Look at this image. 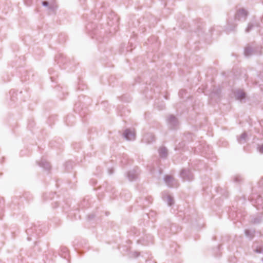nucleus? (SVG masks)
Masks as SVG:
<instances>
[{
	"label": "nucleus",
	"instance_id": "8",
	"mask_svg": "<svg viewBox=\"0 0 263 263\" xmlns=\"http://www.w3.org/2000/svg\"><path fill=\"white\" fill-rule=\"evenodd\" d=\"M251 200L253 204L255 206L257 209H259L260 206H261L263 204V200L262 197L260 195H256V197L252 196Z\"/></svg>",
	"mask_w": 263,
	"mask_h": 263
},
{
	"label": "nucleus",
	"instance_id": "30",
	"mask_svg": "<svg viewBox=\"0 0 263 263\" xmlns=\"http://www.w3.org/2000/svg\"><path fill=\"white\" fill-rule=\"evenodd\" d=\"M258 151L261 153V154H263V144L260 145L258 147Z\"/></svg>",
	"mask_w": 263,
	"mask_h": 263
},
{
	"label": "nucleus",
	"instance_id": "28",
	"mask_svg": "<svg viewBox=\"0 0 263 263\" xmlns=\"http://www.w3.org/2000/svg\"><path fill=\"white\" fill-rule=\"evenodd\" d=\"M241 181V178L239 176H236L234 178V181L236 182H239Z\"/></svg>",
	"mask_w": 263,
	"mask_h": 263
},
{
	"label": "nucleus",
	"instance_id": "6",
	"mask_svg": "<svg viewBox=\"0 0 263 263\" xmlns=\"http://www.w3.org/2000/svg\"><path fill=\"white\" fill-rule=\"evenodd\" d=\"M156 140V138L155 135L153 133H148L145 134L142 139L143 142L146 144H150Z\"/></svg>",
	"mask_w": 263,
	"mask_h": 263
},
{
	"label": "nucleus",
	"instance_id": "11",
	"mask_svg": "<svg viewBox=\"0 0 263 263\" xmlns=\"http://www.w3.org/2000/svg\"><path fill=\"white\" fill-rule=\"evenodd\" d=\"M174 178L171 175H165L164 177V181L168 187H173L175 186Z\"/></svg>",
	"mask_w": 263,
	"mask_h": 263
},
{
	"label": "nucleus",
	"instance_id": "27",
	"mask_svg": "<svg viewBox=\"0 0 263 263\" xmlns=\"http://www.w3.org/2000/svg\"><path fill=\"white\" fill-rule=\"evenodd\" d=\"M71 165H72L71 161H68V162H66L65 163V166L67 168H69V167H71Z\"/></svg>",
	"mask_w": 263,
	"mask_h": 263
},
{
	"label": "nucleus",
	"instance_id": "17",
	"mask_svg": "<svg viewBox=\"0 0 263 263\" xmlns=\"http://www.w3.org/2000/svg\"><path fill=\"white\" fill-rule=\"evenodd\" d=\"M262 217V214H261L260 215L253 218L251 220V222L254 224H258L261 222Z\"/></svg>",
	"mask_w": 263,
	"mask_h": 263
},
{
	"label": "nucleus",
	"instance_id": "7",
	"mask_svg": "<svg viewBox=\"0 0 263 263\" xmlns=\"http://www.w3.org/2000/svg\"><path fill=\"white\" fill-rule=\"evenodd\" d=\"M39 227L40 226L37 227L36 225L33 224L30 228L26 230L27 234L29 236H33L34 234L36 236L38 235L41 230Z\"/></svg>",
	"mask_w": 263,
	"mask_h": 263
},
{
	"label": "nucleus",
	"instance_id": "9",
	"mask_svg": "<svg viewBox=\"0 0 263 263\" xmlns=\"http://www.w3.org/2000/svg\"><path fill=\"white\" fill-rule=\"evenodd\" d=\"M55 61L61 66V64H65L68 62V59L62 53H59L55 57Z\"/></svg>",
	"mask_w": 263,
	"mask_h": 263
},
{
	"label": "nucleus",
	"instance_id": "34",
	"mask_svg": "<svg viewBox=\"0 0 263 263\" xmlns=\"http://www.w3.org/2000/svg\"><path fill=\"white\" fill-rule=\"evenodd\" d=\"M185 92V90H181L180 91H179V94H183V92Z\"/></svg>",
	"mask_w": 263,
	"mask_h": 263
},
{
	"label": "nucleus",
	"instance_id": "1",
	"mask_svg": "<svg viewBox=\"0 0 263 263\" xmlns=\"http://www.w3.org/2000/svg\"><path fill=\"white\" fill-rule=\"evenodd\" d=\"M254 54H261L260 48L258 47H252L250 46L246 47L244 49V55L249 57Z\"/></svg>",
	"mask_w": 263,
	"mask_h": 263
},
{
	"label": "nucleus",
	"instance_id": "20",
	"mask_svg": "<svg viewBox=\"0 0 263 263\" xmlns=\"http://www.w3.org/2000/svg\"><path fill=\"white\" fill-rule=\"evenodd\" d=\"M255 26V24H253L252 23H249L248 25L247 28L246 29V32H249Z\"/></svg>",
	"mask_w": 263,
	"mask_h": 263
},
{
	"label": "nucleus",
	"instance_id": "13",
	"mask_svg": "<svg viewBox=\"0 0 263 263\" xmlns=\"http://www.w3.org/2000/svg\"><path fill=\"white\" fill-rule=\"evenodd\" d=\"M159 155L162 159H166L167 157L168 152L165 147H160L158 149Z\"/></svg>",
	"mask_w": 263,
	"mask_h": 263
},
{
	"label": "nucleus",
	"instance_id": "4",
	"mask_svg": "<svg viewBox=\"0 0 263 263\" xmlns=\"http://www.w3.org/2000/svg\"><path fill=\"white\" fill-rule=\"evenodd\" d=\"M139 174L138 168H134L129 171L126 174V177L130 181H135Z\"/></svg>",
	"mask_w": 263,
	"mask_h": 263
},
{
	"label": "nucleus",
	"instance_id": "25",
	"mask_svg": "<svg viewBox=\"0 0 263 263\" xmlns=\"http://www.w3.org/2000/svg\"><path fill=\"white\" fill-rule=\"evenodd\" d=\"M42 5L43 7H49L50 4L47 1H43L42 2Z\"/></svg>",
	"mask_w": 263,
	"mask_h": 263
},
{
	"label": "nucleus",
	"instance_id": "21",
	"mask_svg": "<svg viewBox=\"0 0 263 263\" xmlns=\"http://www.w3.org/2000/svg\"><path fill=\"white\" fill-rule=\"evenodd\" d=\"M140 232L139 230L137 229L135 227L132 228L130 229V234L133 235H139Z\"/></svg>",
	"mask_w": 263,
	"mask_h": 263
},
{
	"label": "nucleus",
	"instance_id": "18",
	"mask_svg": "<svg viewBox=\"0 0 263 263\" xmlns=\"http://www.w3.org/2000/svg\"><path fill=\"white\" fill-rule=\"evenodd\" d=\"M246 97V93L242 90H238L236 91V98L237 99H241L245 98Z\"/></svg>",
	"mask_w": 263,
	"mask_h": 263
},
{
	"label": "nucleus",
	"instance_id": "26",
	"mask_svg": "<svg viewBox=\"0 0 263 263\" xmlns=\"http://www.w3.org/2000/svg\"><path fill=\"white\" fill-rule=\"evenodd\" d=\"M24 3L27 6H29L31 5L32 0H24Z\"/></svg>",
	"mask_w": 263,
	"mask_h": 263
},
{
	"label": "nucleus",
	"instance_id": "37",
	"mask_svg": "<svg viewBox=\"0 0 263 263\" xmlns=\"http://www.w3.org/2000/svg\"><path fill=\"white\" fill-rule=\"evenodd\" d=\"M50 79H51L52 82H54V80H53V77H51Z\"/></svg>",
	"mask_w": 263,
	"mask_h": 263
},
{
	"label": "nucleus",
	"instance_id": "35",
	"mask_svg": "<svg viewBox=\"0 0 263 263\" xmlns=\"http://www.w3.org/2000/svg\"><path fill=\"white\" fill-rule=\"evenodd\" d=\"M54 204H55V205H54V208H57L59 206V204L57 202H55Z\"/></svg>",
	"mask_w": 263,
	"mask_h": 263
},
{
	"label": "nucleus",
	"instance_id": "31",
	"mask_svg": "<svg viewBox=\"0 0 263 263\" xmlns=\"http://www.w3.org/2000/svg\"><path fill=\"white\" fill-rule=\"evenodd\" d=\"M95 217V215L93 214H90L88 216V218L89 220L92 219Z\"/></svg>",
	"mask_w": 263,
	"mask_h": 263
},
{
	"label": "nucleus",
	"instance_id": "3",
	"mask_svg": "<svg viewBox=\"0 0 263 263\" xmlns=\"http://www.w3.org/2000/svg\"><path fill=\"white\" fill-rule=\"evenodd\" d=\"M180 177L184 181H192L194 176L190 170L183 169L180 173Z\"/></svg>",
	"mask_w": 263,
	"mask_h": 263
},
{
	"label": "nucleus",
	"instance_id": "43",
	"mask_svg": "<svg viewBox=\"0 0 263 263\" xmlns=\"http://www.w3.org/2000/svg\"><path fill=\"white\" fill-rule=\"evenodd\" d=\"M24 80L26 81V80H27V79L25 78H24Z\"/></svg>",
	"mask_w": 263,
	"mask_h": 263
},
{
	"label": "nucleus",
	"instance_id": "41",
	"mask_svg": "<svg viewBox=\"0 0 263 263\" xmlns=\"http://www.w3.org/2000/svg\"><path fill=\"white\" fill-rule=\"evenodd\" d=\"M261 21L263 22V15H262V18H261Z\"/></svg>",
	"mask_w": 263,
	"mask_h": 263
},
{
	"label": "nucleus",
	"instance_id": "33",
	"mask_svg": "<svg viewBox=\"0 0 263 263\" xmlns=\"http://www.w3.org/2000/svg\"><path fill=\"white\" fill-rule=\"evenodd\" d=\"M259 185L260 186L261 185L263 184V179L259 181L258 182Z\"/></svg>",
	"mask_w": 263,
	"mask_h": 263
},
{
	"label": "nucleus",
	"instance_id": "15",
	"mask_svg": "<svg viewBox=\"0 0 263 263\" xmlns=\"http://www.w3.org/2000/svg\"><path fill=\"white\" fill-rule=\"evenodd\" d=\"M57 8V5L55 3H52L50 4L48 8V10H49L50 14H54Z\"/></svg>",
	"mask_w": 263,
	"mask_h": 263
},
{
	"label": "nucleus",
	"instance_id": "40",
	"mask_svg": "<svg viewBox=\"0 0 263 263\" xmlns=\"http://www.w3.org/2000/svg\"><path fill=\"white\" fill-rule=\"evenodd\" d=\"M106 190H107V191H110V192H112V190H110V189H109L108 187V188H107V189H106Z\"/></svg>",
	"mask_w": 263,
	"mask_h": 263
},
{
	"label": "nucleus",
	"instance_id": "19",
	"mask_svg": "<svg viewBox=\"0 0 263 263\" xmlns=\"http://www.w3.org/2000/svg\"><path fill=\"white\" fill-rule=\"evenodd\" d=\"M60 255L62 257L64 258H67V256L68 255V250L65 247H63L61 248V253Z\"/></svg>",
	"mask_w": 263,
	"mask_h": 263
},
{
	"label": "nucleus",
	"instance_id": "10",
	"mask_svg": "<svg viewBox=\"0 0 263 263\" xmlns=\"http://www.w3.org/2000/svg\"><path fill=\"white\" fill-rule=\"evenodd\" d=\"M124 137L127 140L132 141L135 139V133L130 129H126L123 134Z\"/></svg>",
	"mask_w": 263,
	"mask_h": 263
},
{
	"label": "nucleus",
	"instance_id": "36",
	"mask_svg": "<svg viewBox=\"0 0 263 263\" xmlns=\"http://www.w3.org/2000/svg\"><path fill=\"white\" fill-rule=\"evenodd\" d=\"M135 253V254L136 255V257H138V256H139V253H138V252H136Z\"/></svg>",
	"mask_w": 263,
	"mask_h": 263
},
{
	"label": "nucleus",
	"instance_id": "39",
	"mask_svg": "<svg viewBox=\"0 0 263 263\" xmlns=\"http://www.w3.org/2000/svg\"><path fill=\"white\" fill-rule=\"evenodd\" d=\"M27 239H28V241H30V240H31V238H30L29 236H28V237H27Z\"/></svg>",
	"mask_w": 263,
	"mask_h": 263
},
{
	"label": "nucleus",
	"instance_id": "14",
	"mask_svg": "<svg viewBox=\"0 0 263 263\" xmlns=\"http://www.w3.org/2000/svg\"><path fill=\"white\" fill-rule=\"evenodd\" d=\"M238 142L240 143H244L247 142V134L246 132L243 133L239 137L237 138Z\"/></svg>",
	"mask_w": 263,
	"mask_h": 263
},
{
	"label": "nucleus",
	"instance_id": "16",
	"mask_svg": "<svg viewBox=\"0 0 263 263\" xmlns=\"http://www.w3.org/2000/svg\"><path fill=\"white\" fill-rule=\"evenodd\" d=\"M254 231L253 232H251L250 230L247 229L245 230V233L246 237L250 239H253L254 236Z\"/></svg>",
	"mask_w": 263,
	"mask_h": 263
},
{
	"label": "nucleus",
	"instance_id": "42",
	"mask_svg": "<svg viewBox=\"0 0 263 263\" xmlns=\"http://www.w3.org/2000/svg\"><path fill=\"white\" fill-rule=\"evenodd\" d=\"M86 28H87V29H89L88 26H86Z\"/></svg>",
	"mask_w": 263,
	"mask_h": 263
},
{
	"label": "nucleus",
	"instance_id": "5",
	"mask_svg": "<svg viewBox=\"0 0 263 263\" xmlns=\"http://www.w3.org/2000/svg\"><path fill=\"white\" fill-rule=\"evenodd\" d=\"M167 122L170 127L172 129L176 128L178 125L177 119L173 115H171L168 116Z\"/></svg>",
	"mask_w": 263,
	"mask_h": 263
},
{
	"label": "nucleus",
	"instance_id": "12",
	"mask_svg": "<svg viewBox=\"0 0 263 263\" xmlns=\"http://www.w3.org/2000/svg\"><path fill=\"white\" fill-rule=\"evenodd\" d=\"M38 165L46 171H49L51 168V165L45 159H42L40 162H37Z\"/></svg>",
	"mask_w": 263,
	"mask_h": 263
},
{
	"label": "nucleus",
	"instance_id": "23",
	"mask_svg": "<svg viewBox=\"0 0 263 263\" xmlns=\"http://www.w3.org/2000/svg\"><path fill=\"white\" fill-rule=\"evenodd\" d=\"M73 117L72 116H68L66 118V120H65V123L67 125H70V124H69V120L72 118Z\"/></svg>",
	"mask_w": 263,
	"mask_h": 263
},
{
	"label": "nucleus",
	"instance_id": "24",
	"mask_svg": "<svg viewBox=\"0 0 263 263\" xmlns=\"http://www.w3.org/2000/svg\"><path fill=\"white\" fill-rule=\"evenodd\" d=\"M236 27V26H235L234 27H232V28H230V27H228L226 28L227 32L229 33L230 31H234Z\"/></svg>",
	"mask_w": 263,
	"mask_h": 263
},
{
	"label": "nucleus",
	"instance_id": "2",
	"mask_svg": "<svg viewBox=\"0 0 263 263\" xmlns=\"http://www.w3.org/2000/svg\"><path fill=\"white\" fill-rule=\"evenodd\" d=\"M249 13L247 10L243 8L237 10L235 14V20L245 21L248 16Z\"/></svg>",
	"mask_w": 263,
	"mask_h": 263
},
{
	"label": "nucleus",
	"instance_id": "32",
	"mask_svg": "<svg viewBox=\"0 0 263 263\" xmlns=\"http://www.w3.org/2000/svg\"><path fill=\"white\" fill-rule=\"evenodd\" d=\"M108 173L109 175H111L114 173V169L113 168H109L108 170Z\"/></svg>",
	"mask_w": 263,
	"mask_h": 263
},
{
	"label": "nucleus",
	"instance_id": "29",
	"mask_svg": "<svg viewBox=\"0 0 263 263\" xmlns=\"http://www.w3.org/2000/svg\"><path fill=\"white\" fill-rule=\"evenodd\" d=\"M4 205V199L2 197H0V209L3 208Z\"/></svg>",
	"mask_w": 263,
	"mask_h": 263
},
{
	"label": "nucleus",
	"instance_id": "38",
	"mask_svg": "<svg viewBox=\"0 0 263 263\" xmlns=\"http://www.w3.org/2000/svg\"><path fill=\"white\" fill-rule=\"evenodd\" d=\"M52 71H53V70H52V69H49V73H50V74H51V73H52Z\"/></svg>",
	"mask_w": 263,
	"mask_h": 263
},
{
	"label": "nucleus",
	"instance_id": "22",
	"mask_svg": "<svg viewBox=\"0 0 263 263\" xmlns=\"http://www.w3.org/2000/svg\"><path fill=\"white\" fill-rule=\"evenodd\" d=\"M167 204L170 206H171L174 204V200H173V197L171 196H170V195L167 196Z\"/></svg>",
	"mask_w": 263,
	"mask_h": 263
}]
</instances>
